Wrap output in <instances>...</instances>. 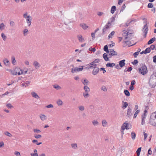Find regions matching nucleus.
<instances>
[{
    "mask_svg": "<svg viewBox=\"0 0 156 156\" xmlns=\"http://www.w3.org/2000/svg\"><path fill=\"white\" fill-rule=\"evenodd\" d=\"M149 83L150 85L154 87L156 85V73H154L150 76Z\"/></svg>",
    "mask_w": 156,
    "mask_h": 156,
    "instance_id": "nucleus-1",
    "label": "nucleus"
},
{
    "mask_svg": "<svg viewBox=\"0 0 156 156\" xmlns=\"http://www.w3.org/2000/svg\"><path fill=\"white\" fill-rule=\"evenodd\" d=\"M148 72L147 66L144 64H141L139 68V73L143 75L147 73Z\"/></svg>",
    "mask_w": 156,
    "mask_h": 156,
    "instance_id": "nucleus-2",
    "label": "nucleus"
},
{
    "mask_svg": "<svg viewBox=\"0 0 156 156\" xmlns=\"http://www.w3.org/2000/svg\"><path fill=\"white\" fill-rule=\"evenodd\" d=\"M149 123L153 126L156 125V112L152 113L151 115Z\"/></svg>",
    "mask_w": 156,
    "mask_h": 156,
    "instance_id": "nucleus-3",
    "label": "nucleus"
},
{
    "mask_svg": "<svg viewBox=\"0 0 156 156\" xmlns=\"http://www.w3.org/2000/svg\"><path fill=\"white\" fill-rule=\"evenodd\" d=\"M27 12H26L23 14V17L26 20L27 25L30 27L31 24V21L32 19L31 16L29 15H27Z\"/></svg>",
    "mask_w": 156,
    "mask_h": 156,
    "instance_id": "nucleus-4",
    "label": "nucleus"
},
{
    "mask_svg": "<svg viewBox=\"0 0 156 156\" xmlns=\"http://www.w3.org/2000/svg\"><path fill=\"white\" fill-rule=\"evenodd\" d=\"M84 66H80L79 67L80 68H78L77 67H74L71 69V72L73 73L80 72L83 70V67Z\"/></svg>",
    "mask_w": 156,
    "mask_h": 156,
    "instance_id": "nucleus-5",
    "label": "nucleus"
},
{
    "mask_svg": "<svg viewBox=\"0 0 156 156\" xmlns=\"http://www.w3.org/2000/svg\"><path fill=\"white\" fill-rule=\"evenodd\" d=\"M148 27L146 24H145L143 30H144L143 33L144 34V38H146V35L148 31Z\"/></svg>",
    "mask_w": 156,
    "mask_h": 156,
    "instance_id": "nucleus-6",
    "label": "nucleus"
},
{
    "mask_svg": "<svg viewBox=\"0 0 156 156\" xmlns=\"http://www.w3.org/2000/svg\"><path fill=\"white\" fill-rule=\"evenodd\" d=\"M110 26V23L109 22H108L103 29L102 33L103 34H104L107 30L109 28Z\"/></svg>",
    "mask_w": 156,
    "mask_h": 156,
    "instance_id": "nucleus-7",
    "label": "nucleus"
},
{
    "mask_svg": "<svg viewBox=\"0 0 156 156\" xmlns=\"http://www.w3.org/2000/svg\"><path fill=\"white\" fill-rule=\"evenodd\" d=\"M88 66L86 67V69H93L97 67V65L96 64L92 62L88 65Z\"/></svg>",
    "mask_w": 156,
    "mask_h": 156,
    "instance_id": "nucleus-8",
    "label": "nucleus"
},
{
    "mask_svg": "<svg viewBox=\"0 0 156 156\" xmlns=\"http://www.w3.org/2000/svg\"><path fill=\"white\" fill-rule=\"evenodd\" d=\"M33 65L36 69H38L41 66L40 64L37 61H34Z\"/></svg>",
    "mask_w": 156,
    "mask_h": 156,
    "instance_id": "nucleus-9",
    "label": "nucleus"
},
{
    "mask_svg": "<svg viewBox=\"0 0 156 156\" xmlns=\"http://www.w3.org/2000/svg\"><path fill=\"white\" fill-rule=\"evenodd\" d=\"M123 31L124 32L122 34V35L124 37L125 39H127L129 37V35H131V33H129L128 32Z\"/></svg>",
    "mask_w": 156,
    "mask_h": 156,
    "instance_id": "nucleus-10",
    "label": "nucleus"
},
{
    "mask_svg": "<svg viewBox=\"0 0 156 156\" xmlns=\"http://www.w3.org/2000/svg\"><path fill=\"white\" fill-rule=\"evenodd\" d=\"M129 126L128 123H124L121 126V130H124L125 129H129L128 128Z\"/></svg>",
    "mask_w": 156,
    "mask_h": 156,
    "instance_id": "nucleus-11",
    "label": "nucleus"
},
{
    "mask_svg": "<svg viewBox=\"0 0 156 156\" xmlns=\"http://www.w3.org/2000/svg\"><path fill=\"white\" fill-rule=\"evenodd\" d=\"M132 110L129 107L127 111V116H128V117H130L132 115Z\"/></svg>",
    "mask_w": 156,
    "mask_h": 156,
    "instance_id": "nucleus-12",
    "label": "nucleus"
},
{
    "mask_svg": "<svg viewBox=\"0 0 156 156\" xmlns=\"http://www.w3.org/2000/svg\"><path fill=\"white\" fill-rule=\"evenodd\" d=\"M99 72V69L98 68H94L92 71V73L94 75H97Z\"/></svg>",
    "mask_w": 156,
    "mask_h": 156,
    "instance_id": "nucleus-13",
    "label": "nucleus"
},
{
    "mask_svg": "<svg viewBox=\"0 0 156 156\" xmlns=\"http://www.w3.org/2000/svg\"><path fill=\"white\" fill-rule=\"evenodd\" d=\"M39 117L41 120L44 121L46 120L47 119V116L43 114H41L39 115Z\"/></svg>",
    "mask_w": 156,
    "mask_h": 156,
    "instance_id": "nucleus-14",
    "label": "nucleus"
},
{
    "mask_svg": "<svg viewBox=\"0 0 156 156\" xmlns=\"http://www.w3.org/2000/svg\"><path fill=\"white\" fill-rule=\"evenodd\" d=\"M141 124L144 125L145 123V119L146 117V115L145 114H143L142 115Z\"/></svg>",
    "mask_w": 156,
    "mask_h": 156,
    "instance_id": "nucleus-15",
    "label": "nucleus"
},
{
    "mask_svg": "<svg viewBox=\"0 0 156 156\" xmlns=\"http://www.w3.org/2000/svg\"><path fill=\"white\" fill-rule=\"evenodd\" d=\"M31 94L33 97H34L36 99H39L40 98L39 96L35 92L33 91L31 92Z\"/></svg>",
    "mask_w": 156,
    "mask_h": 156,
    "instance_id": "nucleus-16",
    "label": "nucleus"
},
{
    "mask_svg": "<svg viewBox=\"0 0 156 156\" xmlns=\"http://www.w3.org/2000/svg\"><path fill=\"white\" fill-rule=\"evenodd\" d=\"M109 53H110L112 55V56H116L117 55V52L115 51L113 49H110Z\"/></svg>",
    "mask_w": 156,
    "mask_h": 156,
    "instance_id": "nucleus-17",
    "label": "nucleus"
},
{
    "mask_svg": "<svg viewBox=\"0 0 156 156\" xmlns=\"http://www.w3.org/2000/svg\"><path fill=\"white\" fill-rule=\"evenodd\" d=\"M125 59H123V60L120 61H119V66H120V67H122L125 65Z\"/></svg>",
    "mask_w": 156,
    "mask_h": 156,
    "instance_id": "nucleus-18",
    "label": "nucleus"
},
{
    "mask_svg": "<svg viewBox=\"0 0 156 156\" xmlns=\"http://www.w3.org/2000/svg\"><path fill=\"white\" fill-rule=\"evenodd\" d=\"M71 146L72 148L74 150H77L78 149V146L76 143H72L71 144Z\"/></svg>",
    "mask_w": 156,
    "mask_h": 156,
    "instance_id": "nucleus-19",
    "label": "nucleus"
},
{
    "mask_svg": "<svg viewBox=\"0 0 156 156\" xmlns=\"http://www.w3.org/2000/svg\"><path fill=\"white\" fill-rule=\"evenodd\" d=\"M103 57L104 58V60L106 61H109V59L108 57V55L106 53H104L103 55Z\"/></svg>",
    "mask_w": 156,
    "mask_h": 156,
    "instance_id": "nucleus-20",
    "label": "nucleus"
},
{
    "mask_svg": "<svg viewBox=\"0 0 156 156\" xmlns=\"http://www.w3.org/2000/svg\"><path fill=\"white\" fill-rule=\"evenodd\" d=\"M81 82L85 86L88 85L89 83V81L86 79H85L84 80H82Z\"/></svg>",
    "mask_w": 156,
    "mask_h": 156,
    "instance_id": "nucleus-21",
    "label": "nucleus"
},
{
    "mask_svg": "<svg viewBox=\"0 0 156 156\" xmlns=\"http://www.w3.org/2000/svg\"><path fill=\"white\" fill-rule=\"evenodd\" d=\"M3 62L4 64L6 66H9L10 62L9 60L6 58H5L3 60Z\"/></svg>",
    "mask_w": 156,
    "mask_h": 156,
    "instance_id": "nucleus-22",
    "label": "nucleus"
},
{
    "mask_svg": "<svg viewBox=\"0 0 156 156\" xmlns=\"http://www.w3.org/2000/svg\"><path fill=\"white\" fill-rule=\"evenodd\" d=\"M56 103L58 106H61L63 105V102L61 100L58 99Z\"/></svg>",
    "mask_w": 156,
    "mask_h": 156,
    "instance_id": "nucleus-23",
    "label": "nucleus"
},
{
    "mask_svg": "<svg viewBox=\"0 0 156 156\" xmlns=\"http://www.w3.org/2000/svg\"><path fill=\"white\" fill-rule=\"evenodd\" d=\"M77 38L79 41L80 42H82L84 41V39L83 38L82 36L81 35H78Z\"/></svg>",
    "mask_w": 156,
    "mask_h": 156,
    "instance_id": "nucleus-24",
    "label": "nucleus"
},
{
    "mask_svg": "<svg viewBox=\"0 0 156 156\" xmlns=\"http://www.w3.org/2000/svg\"><path fill=\"white\" fill-rule=\"evenodd\" d=\"M83 89L85 90V93H88L90 90L89 88L87 86H84Z\"/></svg>",
    "mask_w": 156,
    "mask_h": 156,
    "instance_id": "nucleus-25",
    "label": "nucleus"
},
{
    "mask_svg": "<svg viewBox=\"0 0 156 156\" xmlns=\"http://www.w3.org/2000/svg\"><path fill=\"white\" fill-rule=\"evenodd\" d=\"M30 83V82L29 81H27L26 82L23 83H22V85L23 87H26L28 86Z\"/></svg>",
    "mask_w": 156,
    "mask_h": 156,
    "instance_id": "nucleus-26",
    "label": "nucleus"
},
{
    "mask_svg": "<svg viewBox=\"0 0 156 156\" xmlns=\"http://www.w3.org/2000/svg\"><path fill=\"white\" fill-rule=\"evenodd\" d=\"M106 65L107 67H112L115 65V64L113 63L108 62L106 64Z\"/></svg>",
    "mask_w": 156,
    "mask_h": 156,
    "instance_id": "nucleus-27",
    "label": "nucleus"
},
{
    "mask_svg": "<svg viewBox=\"0 0 156 156\" xmlns=\"http://www.w3.org/2000/svg\"><path fill=\"white\" fill-rule=\"evenodd\" d=\"M104 50L107 53H109L110 49H108V47L107 45H105L104 47Z\"/></svg>",
    "mask_w": 156,
    "mask_h": 156,
    "instance_id": "nucleus-28",
    "label": "nucleus"
},
{
    "mask_svg": "<svg viewBox=\"0 0 156 156\" xmlns=\"http://www.w3.org/2000/svg\"><path fill=\"white\" fill-rule=\"evenodd\" d=\"M156 38L154 37L152 38L148 42L147 44H150L152 43L154 41H155Z\"/></svg>",
    "mask_w": 156,
    "mask_h": 156,
    "instance_id": "nucleus-29",
    "label": "nucleus"
},
{
    "mask_svg": "<svg viewBox=\"0 0 156 156\" xmlns=\"http://www.w3.org/2000/svg\"><path fill=\"white\" fill-rule=\"evenodd\" d=\"M116 10V7L115 6H112L111 10V12L113 14L114 13L115 11Z\"/></svg>",
    "mask_w": 156,
    "mask_h": 156,
    "instance_id": "nucleus-30",
    "label": "nucleus"
},
{
    "mask_svg": "<svg viewBox=\"0 0 156 156\" xmlns=\"http://www.w3.org/2000/svg\"><path fill=\"white\" fill-rule=\"evenodd\" d=\"M124 42L127 45H128L129 47L133 46L136 44V43H135L134 44H131L132 43H131V41H124Z\"/></svg>",
    "mask_w": 156,
    "mask_h": 156,
    "instance_id": "nucleus-31",
    "label": "nucleus"
},
{
    "mask_svg": "<svg viewBox=\"0 0 156 156\" xmlns=\"http://www.w3.org/2000/svg\"><path fill=\"white\" fill-rule=\"evenodd\" d=\"M131 137L132 138V139L134 140L135 139L136 136V133L134 132H132L131 133Z\"/></svg>",
    "mask_w": 156,
    "mask_h": 156,
    "instance_id": "nucleus-32",
    "label": "nucleus"
},
{
    "mask_svg": "<svg viewBox=\"0 0 156 156\" xmlns=\"http://www.w3.org/2000/svg\"><path fill=\"white\" fill-rule=\"evenodd\" d=\"M80 26L84 30L87 29L88 27L86 24L84 23L81 24Z\"/></svg>",
    "mask_w": 156,
    "mask_h": 156,
    "instance_id": "nucleus-33",
    "label": "nucleus"
},
{
    "mask_svg": "<svg viewBox=\"0 0 156 156\" xmlns=\"http://www.w3.org/2000/svg\"><path fill=\"white\" fill-rule=\"evenodd\" d=\"M141 147H139L137 149V150L136 151V154H137V156H140V152L141 151Z\"/></svg>",
    "mask_w": 156,
    "mask_h": 156,
    "instance_id": "nucleus-34",
    "label": "nucleus"
},
{
    "mask_svg": "<svg viewBox=\"0 0 156 156\" xmlns=\"http://www.w3.org/2000/svg\"><path fill=\"white\" fill-rule=\"evenodd\" d=\"M28 31L27 29H25L23 31V35L25 36H26L28 34Z\"/></svg>",
    "mask_w": 156,
    "mask_h": 156,
    "instance_id": "nucleus-35",
    "label": "nucleus"
},
{
    "mask_svg": "<svg viewBox=\"0 0 156 156\" xmlns=\"http://www.w3.org/2000/svg\"><path fill=\"white\" fill-rule=\"evenodd\" d=\"M11 58L12 60V63L13 65H15L16 63V60L15 59V58L14 57V56H13Z\"/></svg>",
    "mask_w": 156,
    "mask_h": 156,
    "instance_id": "nucleus-36",
    "label": "nucleus"
},
{
    "mask_svg": "<svg viewBox=\"0 0 156 156\" xmlns=\"http://www.w3.org/2000/svg\"><path fill=\"white\" fill-rule=\"evenodd\" d=\"M124 93L125 95L127 96H129L130 95V93L128 90H125L124 91Z\"/></svg>",
    "mask_w": 156,
    "mask_h": 156,
    "instance_id": "nucleus-37",
    "label": "nucleus"
},
{
    "mask_svg": "<svg viewBox=\"0 0 156 156\" xmlns=\"http://www.w3.org/2000/svg\"><path fill=\"white\" fill-rule=\"evenodd\" d=\"M71 23V22L69 20L66 19L65 21L64 24L66 26H67L70 23Z\"/></svg>",
    "mask_w": 156,
    "mask_h": 156,
    "instance_id": "nucleus-38",
    "label": "nucleus"
},
{
    "mask_svg": "<svg viewBox=\"0 0 156 156\" xmlns=\"http://www.w3.org/2000/svg\"><path fill=\"white\" fill-rule=\"evenodd\" d=\"M102 126L103 127L106 126L107 125L108 123L106 120H104L102 121Z\"/></svg>",
    "mask_w": 156,
    "mask_h": 156,
    "instance_id": "nucleus-39",
    "label": "nucleus"
},
{
    "mask_svg": "<svg viewBox=\"0 0 156 156\" xmlns=\"http://www.w3.org/2000/svg\"><path fill=\"white\" fill-rule=\"evenodd\" d=\"M1 36L4 41H5L7 37L4 34V33L1 34Z\"/></svg>",
    "mask_w": 156,
    "mask_h": 156,
    "instance_id": "nucleus-40",
    "label": "nucleus"
},
{
    "mask_svg": "<svg viewBox=\"0 0 156 156\" xmlns=\"http://www.w3.org/2000/svg\"><path fill=\"white\" fill-rule=\"evenodd\" d=\"M7 70L10 72L13 75H16L17 74V72H15V71H13L11 69H8Z\"/></svg>",
    "mask_w": 156,
    "mask_h": 156,
    "instance_id": "nucleus-41",
    "label": "nucleus"
},
{
    "mask_svg": "<svg viewBox=\"0 0 156 156\" xmlns=\"http://www.w3.org/2000/svg\"><path fill=\"white\" fill-rule=\"evenodd\" d=\"M5 27V25L3 23H2L0 24V29L1 30H3Z\"/></svg>",
    "mask_w": 156,
    "mask_h": 156,
    "instance_id": "nucleus-42",
    "label": "nucleus"
},
{
    "mask_svg": "<svg viewBox=\"0 0 156 156\" xmlns=\"http://www.w3.org/2000/svg\"><path fill=\"white\" fill-rule=\"evenodd\" d=\"M101 90H102L105 92L107 90L106 87L105 86H102L101 87Z\"/></svg>",
    "mask_w": 156,
    "mask_h": 156,
    "instance_id": "nucleus-43",
    "label": "nucleus"
},
{
    "mask_svg": "<svg viewBox=\"0 0 156 156\" xmlns=\"http://www.w3.org/2000/svg\"><path fill=\"white\" fill-rule=\"evenodd\" d=\"M32 142L34 143H36V144L37 145H39L42 144L41 142H40L39 143H38V141L37 140H34L32 141Z\"/></svg>",
    "mask_w": 156,
    "mask_h": 156,
    "instance_id": "nucleus-44",
    "label": "nucleus"
},
{
    "mask_svg": "<svg viewBox=\"0 0 156 156\" xmlns=\"http://www.w3.org/2000/svg\"><path fill=\"white\" fill-rule=\"evenodd\" d=\"M92 122L94 126H97L99 124L98 122L97 121H96L95 120H93Z\"/></svg>",
    "mask_w": 156,
    "mask_h": 156,
    "instance_id": "nucleus-45",
    "label": "nucleus"
},
{
    "mask_svg": "<svg viewBox=\"0 0 156 156\" xmlns=\"http://www.w3.org/2000/svg\"><path fill=\"white\" fill-rule=\"evenodd\" d=\"M140 112V111L139 110H137L135 112L134 115V116H133L134 118H135L136 117L138 114V113H139Z\"/></svg>",
    "mask_w": 156,
    "mask_h": 156,
    "instance_id": "nucleus-46",
    "label": "nucleus"
},
{
    "mask_svg": "<svg viewBox=\"0 0 156 156\" xmlns=\"http://www.w3.org/2000/svg\"><path fill=\"white\" fill-rule=\"evenodd\" d=\"M124 104L123 105L122 108L123 109L125 108L128 106V104L127 102H124Z\"/></svg>",
    "mask_w": 156,
    "mask_h": 156,
    "instance_id": "nucleus-47",
    "label": "nucleus"
},
{
    "mask_svg": "<svg viewBox=\"0 0 156 156\" xmlns=\"http://www.w3.org/2000/svg\"><path fill=\"white\" fill-rule=\"evenodd\" d=\"M34 133H40L41 132V131L37 129H33Z\"/></svg>",
    "mask_w": 156,
    "mask_h": 156,
    "instance_id": "nucleus-48",
    "label": "nucleus"
},
{
    "mask_svg": "<svg viewBox=\"0 0 156 156\" xmlns=\"http://www.w3.org/2000/svg\"><path fill=\"white\" fill-rule=\"evenodd\" d=\"M7 136H8L9 137H11L12 136V135L9 132H8L6 131L4 133Z\"/></svg>",
    "mask_w": 156,
    "mask_h": 156,
    "instance_id": "nucleus-49",
    "label": "nucleus"
},
{
    "mask_svg": "<svg viewBox=\"0 0 156 156\" xmlns=\"http://www.w3.org/2000/svg\"><path fill=\"white\" fill-rule=\"evenodd\" d=\"M97 14L98 16H101L104 15V13L101 12H97Z\"/></svg>",
    "mask_w": 156,
    "mask_h": 156,
    "instance_id": "nucleus-50",
    "label": "nucleus"
},
{
    "mask_svg": "<svg viewBox=\"0 0 156 156\" xmlns=\"http://www.w3.org/2000/svg\"><path fill=\"white\" fill-rule=\"evenodd\" d=\"M42 136L40 135H37L36 134H34V137L37 139L40 138Z\"/></svg>",
    "mask_w": 156,
    "mask_h": 156,
    "instance_id": "nucleus-51",
    "label": "nucleus"
},
{
    "mask_svg": "<svg viewBox=\"0 0 156 156\" xmlns=\"http://www.w3.org/2000/svg\"><path fill=\"white\" fill-rule=\"evenodd\" d=\"M115 34V32L114 31H113L111 32V33L108 36V38L109 39L110 38H112V36L113 35Z\"/></svg>",
    "mask_w": 156,
    "mask_h": 156,
    "instance_id": "nucleus-52",
    "label": "nucleus"
},
{
    "mask_svg": "<svg viewBox=\"0 0 156 156\" xmlns=\"http://www.w3.org/2000/svg\"><path fill=\"white\" fill-rule=\"evenodd\" d=\"M145 52L146 53V54L147 53H149L151 51V49L150 48H148L146 49L145 50Z\"/></svg>",
    "mask_w": 156,
    "mask_h": 156,
    "instance_id": "nucleus-53",
    "label": "nucleus"
},
{
    "mask_svg": "<svg viewBox=\"0 0 156 156\" xmlns=\"http://www.w3.org/2000/svg\"><path fill=\"white\" fill-rule=\"evenodd\" d=\"M53 87L54 88L57 90H59L61 88V87L57 85H55Z\"/></svg>",
    "mask_w": 156,
    "mask_h": 156,
    "instance_id": "nucleus-54",
    "label": "nucleus"
},
{
    "mask_svg": "<svg viewBox=\"0 0 156 156\" xmlns=\"http://www.w3.org/2000/svg\"><path fill=\"white\" fill-rule=\"evenodd\" d=\"M6 106L9 108H11L13 107V106L10 103H8L6 105Z\"/></svg>",
    "mask_w": 156,
    "mask_h": 156,
    "instance_id": "nucleus-55",
    "label": "nucleus"
},
{
    "mask_svg": "<svg viewBox=\"0 0 156 156\" xmlns=\"http://www.w3.org/2000/svg\"><path fill=\"white\" fill-rule=\"evenodd\" d=\"M17 69L20 70V72H19L18 73H17V74L19 75H20L21 74H23V71L22 69Z\"/></svg>",
    "mask_w": 156,
    "mask_h": 156,
    "instance_id": "nucleus-56",
    "label": "nucleus"
},
{
    "mask_svg": "<svg viewBox=\"0 0 156 156\" xmlns=\"http://www.w3.org/2000/svg\"><path fill=\"white\" fill-rule=\"evenodd\" d=\"M83 94L84 97L85 98H87L89 96V94H88V93H85V92L84 93H83Z\"/></svg>",
    "mask_w": 156,
    "mask_h": 156,
    "instance_id": "nucleus-57",
    "label": "nucleus"
},
{
    "mask_svg": "<svg viewBox=\"0 0 156 156\" xmlns=\"http://www.w3.org/2000/svg\"><path fill=\"white\" fill-rule=\"evenodd\" d=\"M126 6L125 4H123L121 9L120 12H122L125 9Z\"/></svg>",
    "mask_w": 156,
    "mask_h": 156,
    "instance_id": "nucleus-58",
    "label": "nucleus"
},
{
    "mask_svg": "<svg viewBox=\"0 0 156 156\" xmlns=\"http://www.w3.org/2000/svg\"><path fill=\"white\" fill-rule=\"evenodd\" d=\"M115 20V17H112L110 19V21H109L108 22H109L110 23V24L112 23L113 22H114Z\"/></svg>",
    "mask_w": 156,
    "mask_h": 156,
    "instance_id": "nucleus-59",
    "label": "nucleus"
},
{
    "mask_svg": "<svg viewBox=\"0 0 156 156\" xmlns=\"http://www.w3.org/2000/svg\"><path fill=\"white\" fill-rule=\"evenodd\" d=\"M79 109L81 111H83L84 110V107L83 106H80L79 107Z\"/></svg>",
    "mask_w": 156,
    "mask_h": 156,
    "instance_id": "nucleus-60",
    "label": "nucleus"
},
{
    "mask_svg": "<svg viewBox=\"0 0 156 156\" xmlns=\"http://www.w3.org/2000/svg\"><path fill=\"white\" fill-rule=\"evenodd\" d=\"M153 6L154 5L152 3H150L148 4L147 7L148 8H152Z\"/></svg>",
    "mask_w": 156,
    "mask_h": 156,
    "instance_id": "nucleus-61",
    "label": "nucleus"
},
{
    "mask_svg": "<svg viewBox=\"0 0 156 156\" xmlns=\"http://www.w3.org/2000/svg\"><path fill=\"white\" fill-rule=\"evenodd\" d=\"M144 140H145L147 139V133H146L145 132H144Z\"/></svg>",
    "mask_w": 156,
    "mask_h": 156,
    "instance_id": "nucleus-62",
    "label": "nucleus"
},
{
    "mask_svg": "<svg viewBox=\"0 0 156 156\" xmlns=\"http://www.w3.org/2000/svg\"><path fill=\"white\" fill-rule=\"evenodd\" d=\"M99 62H100V60H99V59H98V58L96 59L94 61H93V63H98Z\"/></svg>",
    "mask_w": 156,
    "mask_h": 156,
    "instance_id": "nucleus-63",
    "label": "nucleus"
},
{
    "mask_svg": "<svg viewBox=\"0 0 156 156\" xmlns=\"http://www.w3.org/2000/svg\"><path fill=\"white\" fill-rule=\"evenodd\" d=\"M14 154L16 156H20L21 155L20 153L17 151H16L15 152Z\"/></svg>",
    "mask_w": 156,
    "mask_h": 156,
    "instance_id": "nucleus-64",
    "label": "nucleus"
}]
</instances>
